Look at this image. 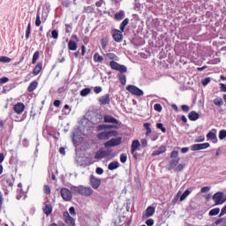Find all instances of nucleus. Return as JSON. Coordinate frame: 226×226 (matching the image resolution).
Listing matches in <instances>:
<instances>
[{"label": "nucleus", "instance_id": "f257e3e1", "mask_svg": "<svg viewBox=\"0 0 226 226\" xmlns=\"http://www.w3.org/2000/svg\"><path fill=\"white\" fill-rule=\"evenodd\" d=\"M109 66L111 70H115L116 72H119L117 77L119 82L122 84V86H126V75L124 73H126L128 72V69L124 65L119 64L117 62L110 61Z\"/></svg>", "mask_w": 226, "mask_h": 226}, {"label": "nucleus", "instance_id": "f03ea898", "mask_svg": "<svg viewBox=\"0 0 226 226\" xmlns=\"http://www.w3.org/2000/svg\"><path fill=\"white\" fill-rule=\"evenodd\" d=\"M71 191L74 195H82L83 197H91L94 192L90 186L86 187L84 185L72 186Z\"/></svg>", "mask_w": 226, "mask_h": 226}, {"label": "nucleus", "instance_id": "7ed1b4c3", "mask_svg": "<svg viewBox=\"0 0 226 226\" xmlns=\"http://www.w3.org/2000/svg\"><path fill=\"white\" fill-rule=\"evenodd\" d=\"M170 158L172 160L170 161V170H172V169H176L177 165H179V162H181V158H179V152L178 151H172L170 153Z\"/></svg>", "mask_w": 226, "mask_h": 226}, {"label": "nucleus", "instance_id": "20e7f679", "mask_svg": "<svg viewBox=\"0 0 226 226\" xmlns=\"http://www.w3.org/2000/svg\"><path fill=\"white\" fill-rule=\"evenodd\" d=\"M110 137H117V131H104L97 134L98 140H109Z\"/></svg>", "mask_w": 226, "mask_h": 226}, {"label": "nucleus", "instance_id": "39448f33", "mask_svg": "<svg viewBox=\"0 0 226 226\" xmlns=\"http://www.w3.org/2000/svg\"><path fill=\"white\" fill-rule=\"evenodd\" d=\"M126 91H128L129 93H131V94H133L134 96H144V91L133 85H128L126 87Z\"/></svg>", "mask_w": 226, "mask_h": 226}, {"label": "nucleus", "instance_id": "423d86ee", "mask_svg": "<svg viewBox=\"0 0 226 226\" xmlns=\"http://www.w3.org/2000/svg\"><path fill=\"white\" fill-rule=\"evenodd\" d=\"M213 200L215 202V206H220L222 204H224L226 199L223 192H218L214 194Z\"/></svg>", "mask_w": 226, "mask_h": 226}, {"label": "nucleus", "instance_id": "0eeeda50", "mask_svg": "<svg viewBox=\"0 0 226 226\" xmlns=\"http://www.w3.org/2000/svg\"><path fill=\"white\" fill-rule=\"evenodd\" d=\"M72 193H73V192H72V190L70 191L68 188L64 187L61 189V197L66 202H70V200L73 199V196Z\"/></svg>", "mask_w": 226, "mask_h": 226}, {"label": "nucleus", "instance_id": "6e6552de", "mask_svg": "<svg viewBox=\"0 0 226 226\" xmlns=\"http://www.w3.org/2000/svg\"><path fill=\"white\" fill-rule=\"evenodd\" d=\"M112 150H103L100 149L95 153L94 160H102V158H107V156H110Z\"/></svg>", "mask_w": 226, "mask_h": 226}, {"label": "nucleus", "instance_id": "1a4fd4ad", "mask_svg": "<svg viewBox=\"0 0 226 226\" xmlns=\"http://www.w3.org/2000/svg\"><path fill=\"white\" fill-rule=\"evenodd\" d=\"M123 140V138H113L109 140H108L104 146L105 147H115V146H119L121 144V141Z\"/></svg>", "mask_w": 226, "mask_h": 226}, {"label": "nucleus", "instance_id": "9d476101", "mask_svg": "<svg viewBox=\"0 0 226 226\" xmlns=\"http://www.w3.org/2000/svg\"><path fill=\"white\" fill-rule=\"evenodd\" d=\"M111 33L113 40H115L117 43H121V41H123V34L124 31L115 29Z\"/></svg>", "mask_w": 226, "mask_h": 226}, {"label": "nucleus", "instance_id": "9b49d317", "mask_svg": "<svg viewBox=\"0 0 226 226\" xmlns=\"http://www.w3.org/2000/svg\"><path fill=\"white\" fill-rule=\"evenodd\" d=\"M90 185L94 190H98L100 185H102V179L94 177V175H91L90 177Z\"/></svg>", "mask_w": 226, "mask_h": 226}, {"label": "nucleus", "instance_id": "f8f14e48", "mask_svg": "<svg viewBox=\"0 0 226 226\" xmlns=\"http://www.w3.org/2000/svg\"><path fill=\"white\" fill-rule=\"evenodd\" d=\"M12 109L18 116H20L26 110V105L23 102H17Z\"/></svg>", "mask_w": 226, "mask_h": 226}, {"label": "nucleus", "instance_id": "ddd939ff", "mask_svg": "<svg viewBox=\"0 0 226 226\" xmlns=\"http://www.w3.org/2000/svg\"><path fill=\"white\" fill-rule=\"evenodd\" d=\"M154 211H155L154 207H152V206L148 207L142 215V220H147V218H151V216L154 215Z\"/></svg>", "mask_w": 226, "mask_h": 226}, {"label": "nucleus", "instance_id": "4468645a", "mask_svg": "<svg viewBox=\"0 0 226 226\" xmlns=\"http://www.w3.org/2000/svg\"><path fill=\"white\" fill-rule=\"evenodd\" d=\"M209 146V143L194 144L191 146V149L192 151H201V149H207Z\"/></svg>", "mask_w": 226, "mask_h": 226}, {"label": "nucleus", "instance_id": "2eb2a0df", "mask_svg": "<svg viewBox=\"0 0 226 226\" xmlns=\"http://www.w3.org/2000/svg\"><path fill=\"white\" fill-rule=\"evenodd\" d=\"M64 220L67 225L75 226V219L70 216V213L68 212L64 213Z\"/></svg>", "mask_w": 226, "mask_h": 226}, {"label": "nucleus", "instance_id": "dca6fc26", "mask_svg": "<svg viewBox=\"0 0 226 226\" xmlns=\"http://www.w3.org/2000/svg\"><path fill=\"white\" fill-rule=\"evenodd\" d=\"M100 105H109L110 103V94H107L99 98Z\"/></svg>", "mask_w": 226, "mask_h": 226}, {"label": "nucleus", "instance_id": "f3484780", "mask_svg": "<svg viewBox=\"0 0 226 226\" xmlns=\"http://www.w3.org/2000/svg\"><path fill=\"white\" fill-rule=\"evenodd\" d=\"M104 123H110L111 124H119V121H117L116 117H112L111 115L104 116Z\"/></svg>", "mask_w": 226, "mask_h": 226}, {"label": "nucleus", "instance_id": "a211bd4d", "mask_svg": "<svg viewBox=\"0 0 226 226\" xmlns=\"http://www.w3.org/2000/svg\"><path fill=\"white\" fill-rule=\"evenodd\" d=\"M139 147H140V141H139V139H134L131 146L132 154H133L135 152L139 151Z\"/></svg>", "mask_w": 226, "mask_h": 226}, {"label": "nucleus", "instance_id": "6ab92c4d", "mask_svg": "<svg viewBox=\"0 0 226 226\" xmlns=\"http://www.w3.org/2000/svg\"><path fill=\"white\" fill-rule=\"evenodd\" d=\"M207 139H209V140H212V142H218V138H216L215 129L212 130L207 134Z\"/></svg>", "mask_w": 226, "mask_h": 226}, {"label": "nucleus", "instance_id": "aec40b11", "mask_svg": "<svg viewBox=\"0 0 226 226\" xmlns=\"http://www.w3.org/2000/svg\"><path fill=\"white\" fill-rule=\"evenodd\" d=\"M165 151H167V147L162 145L157 150H154L152 153V156H159V154H163V153H165Z\"/></svg>", "mask_w": 226, "mask_h": 226}, {"label": "nucleus", "instance_id": "412c9836", "mask_svg": "<svg viewBox=\"0 0 226 226\" xmlns=\"http://www.w3.org/2000/svg\"><path fill=\"white\" fill-rule=\"evenodd\" d=\"M43 70V63H38L33 71V75H40V72Z\"/></svg>", "mask_w": 226, "mask_h": 226}, {"label": "nucleus", "instance_id": "4be33fe9", "mask_svg": "<svg viewBox=\"0 0 226 226\" xmlns=\"http://www.w3.org/2000/svg\"><path fill=\"white\" fill-rule=\"evenodd\" d=\"M112 128H116V126L103 124L97 126V132H103V130H110Z\"/></svg>", "mask_w": 226, "mask_h": 226}, {"label": "nucleus", "instance_id": "5701e85b", "mask_svg": "<svg viewBox=\"0 0 226 226\" xmlns=\"http://www.w3.org/2000/svg\"><path fill=\"white\" fill-rule=\"evenodd\" d=\"M199 117H200V115H199V113H197L196 111H191L188 115V118L190 119V121H197Z\"/></svg>", "mask_w": 226, "mask_h": 226}, {"label": "nucleus", "instance_id": "b1692460", "mask_svg": "<svg viewBox=\"0 0 226 226\" xmlns=\"http://www.w3.org/2000/svg\"><path fill=\"white\" fill-rule=\"evenodd\" d=\"M42 211L46 216H49L52 213V205L50 204H45V206L42 208Z\"/></svg>", "mask_w": 226, "mask_h": 226}, {"label": "nucleus", "instance_id": "393cba45", "mask_svg": "<svg viewBox=\"0 0 226 226\" xmlns=\"http://www.w3.org/2000/svg\"><path fill=\"white\" fill-rule=\"evenodd\" d=\"M105 57H106V59H108L109 61H114V62L119 61V57L117 56V55L114 53H107L105 55Z\"/></svg>", "mask_w": 226, "mask_h": 226}, {"label": "nucleus", "instance_id": "a878e982", "mask_svg": "<svg viewBox=\"0 0 226 226\" xmlns=\"http://www.w3.org/2000/svg\"><path fill=\"white\" fill-rule=\"evenodd\" d=\"M36 87H38V81L34 80L31 82L27 88L28 93H33Z\"/></svg>", "mask_w": 226, "mask_h": 226}, {"label": "nucleus", "instance_id": "bb28decb", "mask_svg": "<svg viewBox=\"0 0 226 226\" xmlns=\"http://www.w3.org/2000/svg\"><path fill=\"white\" fill-rule=\"evenodd\" d=\"M108 169L109 170H116V169H119V162L117 161L110 162Z\"/></svg>", "mask_w": 226, "mask_h": 226}, {"label": "nucleus", "instance_id": "cd10ccee", "mask_svg": "<svg viewBox=\"0 0 226 226\" xmlns=\"http://www.w3.org/2000/svg\"><path fill=\"white\" fill-rule=\"evenodd\" d=\"M144 128H145V130H147L146 136L149 137V135H151V133L153 132V130L151 129V123H145Z\"/></svg>", "mask_w": 226, "mask_h": 226}, {"label": "nucleus", "instance_id": "c85d7f7f", "mask_svg": "<svg viewBox=\"0 0 226 226\" xmlns=\"http://www.w3.org/2000/svg\"><path fill=\"white\" fill-rule=\"evenodd\" d=\"M94 63H103V57L102 55H100V53H94Z\"/></svg>", "mask_w": 226, "mask_h": 226}, {"label": "nucleus", "instance_id": "c756f323", "mask_svg": "<svg viewBox=\"0 0 226 226\" xmlns=\"http://www.w3.org/2000/svg\"><path fill=\"white\" fill-rule=\"evenodd\" d=\"M124 19V11H120L115 14L116 20H123Z\"/></svg>", "mask_w": 226, "mask_h": 226}, {"label": "nucleus", "instance_id": "7c9ffc66", "mask_svg": "<svg viewBox=\"0 0 226 226\" xmlns=\"http://www.w3.org/2000/svg\"><path fill=\"white\" fill-rule=\"evenodd\" d=\"M68 49L69 50H77V42L73 41H69Z\"/></svg>", "mask_w": 226, "mask_h": 226}, {"label": "nucleus", "instance_id": "2f4dec72", "mask_svg": "<svg viewBox=\"0 0 226 226\" xmlns=\"http://www.w3.org/2000/svg\"><path fill=\"white\" fill-rule=\"evenodd\" d=\"M219 214H220V207L213 208L208 213L209 216H216Z\"/></svg>", "mask_w": 226, "mask_h": 226}, {"label": "nucleus", "instance_id": "473e14b6", "mask_svg": "<svg viewBox=\"0 0 226 226\" xmlns=\"http://www.w3.org/2000/svg\"><path fill=\"white\" fill-rule=\"evenodd\" d=\"M214 105H215L216 107H222L223 106V99H222V98L214 99Z\"/></svg>", "mask_w": 226, "mask_h": 226}, {"label": "nucleus", "instance_id": "72a5a7b5", "mask_svg": "<svg viewBox=\"0 0 226 226\" xmlns=\"http://www.w3.org/2000/svg\"><path fill=\"white\" fill-rule=\"evenodd\" d=\"M38 59H40V51H35L33 55L32 64H36Z\"/></svg>", "mask_w": 226, "mask_h": 226}, {"label": "nucleus", "instance_id": "f704fd0d", "mask_svg": "<svg viewBox=\"0 0 226 226\" xmlns=\"http://www.w3.org/2000/svg\"><path fill=\"white\" fill-rule=\"evenodd\" d=\"M191 193L192 191H190V189L185 190V192L180 196V202H183V200H185V199H186V197H188V195Z\"/></svg>", "mask_w": 226, "mask_h": 226}, {"label": "nucleus", "instance_id": "c9c22d12", "mask_svg": "<svg viewBox=\"0 0 226 226\" xmlns=\"http://www.w3.org/2000/svg\"><path fill=\"white\" fill-rule=\"evenodd\" d=\"M127 24H130V19L126 18L121 24H120V31H124V27H126Z\"/></svg>", "mask_w": 226, "mask_h": 226}, {"label": "nucleus", "instance_id": "e433bc0d", "mask_svg": "<svg viewBox=\"0 0 226 226\" xmlns=\"http://www.w3.org/2000/svg\"><path fill=\"white\" fill-rule=\"evenodd\" d=\"M91 94V88H84L80 91V96H87V94Z\"/></svg>", "mask_w": 226, "mask_h": 226}, {"label": "nucleus", "instance_id": "4c0bfd02", "mask_svg": "<svg viewBox=\"0 0 226 226\" xmlns=\"http://www.w3.org/2000/svg\"><path fill=\"white\" fill-rule=\"evenodd\" d=\"M29 36H31V23H28L26 30V40H29Z\"/></svg>", "mask_w": 226, "mask_h": 226}, {"label": "nucleus", "instance_id": "58836bf2", "mask_svg": "<svg viewBox=\"0 0 226 226\" xmlns=\"http://www.w3.org/2000/svg\"><path fill=\"white\" fill-rule=\"evenodd\" d=\"M109 44V41H107V38H102L101 40V45H102V49L103 50H105V49H107V45Z\"/></svg>", "mask_w": 226, "mask_h": 226}, {"label": "nucleus", "instance_id": "ea45409f", "mask_svg": "<svg viewBox=\"0 0 226 226\" xmlns=\"http://www.w3.org/2000/svg\"><path fill=\"white\" fill-rule=\"evenodd\" d=\"M156 128L158 130H161V132H162V133H166V132H167V129L165 127H163V124H162V123H158L156 124Z\"/></svg>", "mask_w": 226, "mask_h": 226}, {"label": "nucleus", "instance_id": "a19ab883", "mask_svg": "<svg viewBox=\"0 0 226 226\" xmlns=\"http://www.w3.org/2000/svg\"><path fill=\"white\" fill-rule=\"evenodd\" d=\"M154 109L156 112H162V110H163V108L162 107V104L156 103V104L154 105Z\"/></svg>", "mask_w": 226, "mask_h": 226}, {"label": "nucleus", "instance_id": "79ce46f5", "mask_svg": "<svg viewBox=\"0 0 226 226\" xmlns=\"http://www.w3.org/2000/svg\"><path fill=\"white\" fill-rule=\"evenodd\" d=\"M0 63H11V58L8 56H0Z\"/></svg>", "mask_w": 226, "mask_h": 226}, {"label": "nucleus", "instance_id": "37998d69", "mask_svg": "<svg viewBox=\"0 0 226 226\" xmlns=\"http://www.w3.org/2000/svg\"><path fill=\"white\" fill-rule=\"evenodd\" d=\"M226 138V130H221L219 132V139L220 140H223Z\"/></svg>", "mask_w": 226, "mask_h": 226}, {"label": "nucleus", "instance_id": "c03bdc74", "mask_svg": "<svg viewBox=\"0 0 226 226\" xmlns=\"http://www.w3.org/2000/svg\"><path fill=\"white\" fill-rule=\"evenodd\" d=\"M35 26L36 27H40V26H41V19H40V13H37L36 15Z\"/></svg>", "mask_w": 226, "mask_h": 226}, {"label": "nucleus", "instance_id": "a18cd8bd", "mask_svg": "<svg viewBox=\"0 0 226 226\" xmlns=\"http://www.w3.org/2000/svg\"><path fill=\"white\" fill-rule=\"evenodd\" d=\"M51 37L53 38V40H57V38H59V33L57 32V30H53L51 32Z\"/></svg>", "mask_w": 226, "mask_h": 226}, {"label": "nucleus", "instance_id": "49530a36", "mask_svg": "<svg viewBox=\"0 0 226 226\" xmlns=\"http://www.w3.org/2000/svg\"><path fill=\"white\" fill-rule=\"evenodd\" d=\"M126 160H128V156H126V154H122L120 155L121 163H126Z\"/></svg>", "mask_w": 226, "mask_h": 226}, {"label": "nucleus", "instance_id": "de8ad7c7", "mask_svg": "<svg viewBox=\"0 0 226 226\" xmlns=\"http://www.w3.org/2000/svg\"><path fill=\"white\" fill-rule=\"evenodd\" d=\"M181 195V192H178L177 195L172 200V204H177V201L179 200V196Z\"/></svg>", "mask_w": 226, "mask_h": 226}, {"label": "nucleus", "instance_id": "09e8293b", "mask_svg": "<svg viewBox=\"0 0 226 226\" xmlns=\"http://www.w3.org/2000/svg\"><path fill=\"white\" fill-rule=\"evenodd\" d=\"M43 191L46 195H50L51 193L50 186L49 185H44Z\"/></svg>", "mask_w": 226, "mask_h": 226}, {"label": "nucleus", "instance_id": "8fccbe9b", "mask_svg": "<svg viewBox=\"0 0 226 226\" xmlns=\"http://www.w3.org/2000/svg\"><path fill=\"white\" fill-rule=\"evenodd\" d=\"M17 192H18V193H19V195H24V190L22 189V183H19L18 185Z\"/></svg>", "mask_w": 226, "mask_h": 226}, {"label": "nucleus", "instance_id": "3c124183", "mask_svg": "<svg viewBox=\"0 0 226 226\" xmlns=\"http://www.w3.org/2000/svg\"><path fill=\"white\" fill-rule=\"evenodd\" d=\"M184 169L185 166L183 164H178L175 169V172H181V170H183Z\"/></svg>", "mask_w": 226, "mask_h": 226}, {"label": "nucleus", "instance_id": "603ef678", "mask_svg": "<svg viewBox=\"0 0 226 226\" xmlns=\"http://www.w3.org/2000/svg\"><path fill=\"white\" fill-rule=\"evenodd\" d=\"M181 109H182L183 112H190V106H188V105L184 104L181 106Z\"/></svg>", "mask_w": 226, "mask_h": 226}, {"label": "nucleus", "instance_id": "864d4df0", "mask_svg": "<svg viewBox=\"0 0 226 226\" xmlns=\"http://www.w3.org/2000/svg\"><path fill=\"white\" fill-rule=\"evenodd\" d=\"M69 212H70V215H72V216H75L77 215V212H75V207H71L69 208Z\"/></svg>", "mask_w": 226, "mask_h": 226}, {"label": "nucleus", "instance_id": "5fc2aeb1", "mask_svg": "<svg viewBox=\"0 0 226 226\" xmlns=\"http://www.w3.org/2000/svg\"><path fill=\"white\" fill-rule=\"evenodd\" d=\"M209 190H211V188L209 186H204L201 188L200 192H201V193H207V192H209Z\"/></svg>", "mask_w": 226, "mask_h": 226}, {"label": "nucleus", "instance_id": "6e6d98bb", "mask_svg": "<svg viewBox=\"0 0 226 226\" xmlns=\"http://www.w3.org/2000/svg\"><path fill=\"white\" fill-rule=\"evenodd\" d=\"M146 225H147V226H153V225H154V220H153V219H148V220H147V221H146Z\"/></svg>", "mask_w": 226, "mask_h": 226}, {"label": "nucleus", "instance_id": "4d7b16f0", "mask_svg": "<svg viewBox=\"0 0 226 226\" xmlns=\"http://www.w3.org/2000/svg\"><path fill=\"white\" fill-rule=\"evenodd\" d=\"M209 82H211V78H205V79L202 80L203 86H207V84H209Z\"/></svg>", "mask_w": 226, "mask_h": 226}, {"label": "nucleus", "instance_id": "13d9d810", "mask_svg": "<svg viewBox=\"0 0 226 226\" xmlns=\"http://www.w3.org/2000/svg\"><path fill=\"white\" fill-rule=\"evenodd\" d=\"M94 93H95V94H100V93H102V87H95L94 88Z\"/></svg>", "mask_w": 226, "mask_h": 226}, {"label": "nucleus", "instance_id": "bf43d9fd", "mask_svg": "<svg viewBox=\"0 0 226 226\" xmlns=\"http://www.w3.org/2000/svg\"><path fill=\"white\" fill-rule=\"evenodd\" d=\"M10 80V79H8L7 77H4L0 79V84H6V82H8Z\"/></svg>", "mask_w": 226, "mask_h": 226}, {"label": "nucleus", "instance_id": "052dcab7", "mask_svg": "<svg viewBox=\"0 0 226 226\" xmlns=\"http://www.w3.org/2000/svg\"><path fill=\"white\" fill-rule=\"evenodd\" d=\"M220 86H221L220 89L222 93H226V85L223 83H220Z\"/></svg>", "mask_w": 226, "mask_h": 226}, {"label": "nucleus", "instance_id": "680f3d73", "mask_svg": "<svg viewBox=\"0 0 226 226\" xmlns=\"http://www.w3.org/2000/svg\"><path fill=\"white\" fill-rule=\"evenodd\" d=\"M95 172H96V174H98L99 176H102V174H103V169H102V168H96Z\"/></svg>", "mask_w": 226, "mask_h": 226}, {"label": "nucleus", "instance_id": "e2e57ef3", "mask_svg": "<svg viewBox=\"0 0 226 226\" xmlns=\"http://www.w3.org/2000/svg\"><path fill=\"white\" fill-rule=\"evenodd\" d=\"M53 105L55 107H61V101L60 100H55L53 102Z\"/></svg>", "mask_w": 226, "mask_h": 226}, {"label": "nucleus", "instance_id": "0e129e2a", "mask_svg": "<svg viewBox=\"0 0 226 226\" xmlns=\"http://www.w3.org/2000/svg\"><path fill=\"white\" fill-rule=\"evenodd\" d=\"M141 146L143 147H147V139H141Z\"/></svg>", "mask_w": 226, "mask_h": 226}, {"label": "nucleus", "instance_id": "69168bd1", "mask_svg": "<svg viewBox=\"0 0 226 226\" xmlns=\"http://www.w3.org/2000/svg\"><path fill=\"white\" fill-rule=\"evenodd\" d=\"M206 140V138L204 136H200L195 142H204Z\"/></svg>", "mask_w": 226, "mask_h": 226}, {"label": "nucleus", "instance_id": "338daca9", "mask_svg": "<svg viewBox=\"0 0 226 226\" xmlns=\"http://www.w3.org/2000/svg\"><path fill=\"white\" fill-rule=\"evenodd\" d=\"M223 220H225V219H223V218H219V219H217V220L215 222V225H220V223H222Z\"/></svg>", "mask_w": 226, "mask_h": 226}, {"label": "nucleus", "instance_id": "774afa93", "mask_svg": "<svg viewBox=\"0 0 226 226\" xmlns=\"http://www.w3.org/2000/svg\"><path fill=\"white\" fill-rule=\"evenodd\" d=\"M81 56H86V46H81Z\"/></svg>", "mask_w": 226, "mask_h": 226}]
</instances>
